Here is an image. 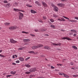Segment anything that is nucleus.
<instances>
[{"label":"nucleus","instance_id":"1","mask_svg":"<svg viewBox=\"0 0 78 78\" xmlns=\"http://www.w3.org/2000/svg\"><path fill=\"white\" fill-rule=\"evenodd\" d=\"M19 14L20 15L19 16V19L20 20H21V19H22L23 17V14L20 12H19Z\"/></svg>","mask_w":78,"mask_h":78},{"label":"nucleus","instance_id":"2","mask_svg":"<svg viewBox=\"0 0 78 78\" xmlns=\"http://www.w3.org/2000/svg\"><path fill=\"white\" fill-rule=\"evenodd\" d=\"M36 70V69L35 68H32L30 69L29 72H34Z\"/></svg>","mask_w":78,"mask_h":78},{"label":"nucleus","instance_id":"3","mask_svg":"<svg viewBox=\"0 0 78 78\" xmlns=\"http://www.w3.org/2000/svg\"><path fill=\"white\" fill-rule=\"evenodd\" d=\"M42 4L44 7H45V8L47 7V4H46V3L44 2H42Z\"/></svg>","mask_w":78,"mask_h":78},{"label":"nucleus","instance_id":"4","mask_svg":"<svg viewBox=\"0 0 78 78\" xmlns=\"http://www.w3.org/2000/svg\"><path fill=\"white\" fill-rule=\"evenodd\" d=\"M52 45H58L59 46H60L61 45V43L58 42V43H52Z\"/></svg>","mask_w":78,"mask_h":78},{"label":"nucleus","instance_id":"5","mask_svg":"<svg viewBox=\"0 0 78 78\" xmlns=\"http://www.w3.org/2000/svg\"><path fill=\"white\" fill-rule=\"evenodd\" d=\"M10 42H11V43H12V44H14L17 42V41H14L13 39H11L10 40Z\"/></svg>","mask_w":78,"mask_h":78},{"label":"nucleus","instance_id":"6","mask_svg":"<svg viewBox=\"0 0 78 78\" xmlns=\"http://www.w3.org/2000/svg\"><path fill=\"white\" fill-rule=\"evenodd\" d=\"M57 6H60V7H62V6H64V4L62 3L58 4H57Z\"/></svg>","mask_w":78,"mask_h":78},{"label":"nucleus","instance_id":"7","mask_svg":"<svg viewBox=\"0 0 78 78\" xmlns=\"http://www.w3.org/2000/svg\"><path fill=\"white\" fill-rule=\"evenodd\" d=\"M35 3L36 4V5H37L38 6H41V3H40V2H39V1H36L35 2Z\"/></svg>","mask_w":78,"mask_h":78},{"label":"nucleus","instance_id":"8","mask_svg":"<svg viewBox=\"0 0 78 78\" xmlns=\"http://www.w3.org/2000/svg\"><path fill=\"white\" fill-rule=\"evenodd\" d=\"M28 53H33L35 55H36V54H37V52H34L33 51H29Z\"/></svg>","mask_w":78,"mask_h":78},{"label":"nucleus","instance_id":"9","mask_svg":"<svg viewBox=\"0 0 78 78\" xmlns=\"http://www.w3.org/2000/svg\"><path fill=\"white\" fill-rule=\"evenodd\" d=\"M32 49H36V48H38V46H33L32 47Z\"/></svg>","mask_w":78,"mask_h":78},{"label":"nucleus","instance_id":"10","mask_svg":"<svg viewBox=\"0 0 78 78\" xmlns=\"http://www.w3.org/2000/svg\"><path fill=\"white\" fill-rule=\"evenodd\" d=\"M63 75L64 76V77H65L66 78H69V76L64 74V73H63Z\"/></svg>","mask_w":78,"mask_h":78},{"label":"nucleus","instance_id":"11","mask_svg":"<svg viewBox=\"0 0 78 78\" xmlns=\"http://www.w3.org/2000/svg\"><path fill=\"white\" fill-rule=\"evenodd\" d=\"M54 10L55 11H56L57 12L58 11V7L55 6V7H54Z\"/></svg>","mask_w":78,"mask_h":78},{"label":"nucleus","instance_id":"12","mask_svg":"<svg viewBox=\"0 0 78 78\" xmlns=\"http://www.w3.org/2000/svg\"><path fill=\"white\" fill-rule=\"evenodd\" d=\"M30 12L31 13H32L33 14H34V13H37V12H36V11H35L33 10H31L30 11Z\"/></svg>","mask_w":78,"mask_h":78},{"label":"nucleus","instance_id":"13","mask_svg":"<svg viewBox=\"0 0 78 78\" xmlns=\"http://www.w3.org/2000/svg\"><path fill=\"white\" fill-rule=\"evenodd\" d=\"M23 41L24 42H26V43L28 42V41H30V40L29 39H24L23 40Z\"/></svg>","mask_w":78,"mask_h":78},{"label":"nucleus","instance_id":"14","mask_svg":"<svg viewBox=\"0 0 78 78\" xmlns=\"http://www.w3.org/2000/svg\"><path fill=\"white\" fill-rule=\"evenodd\" d=\"M11 74H12V75H15L16 73V71H15L14 72L13 71H11L10 72Z\"/></svg>","mask_w":78,"mask_h":78},{"label":"nucleus","instance_id":"15","mask_svg":"<svg viewBox=\"0 0 78 78\" xmlns=\"http://www.w3.org/2000/svg\"><path fill=\"white\" fill-rule=\"evenodd\" d=\"M70 31H71V32L73 31V33H75V34H76L77 33V32H76V30H70Z\"/></svg>","mask_w":78,"mask_h":78},{"label":"nucleus","instance_id":"16","mask_svg":"<svg viewBox=\"0 0 78 78\" xmlns=\"http://www.w3.org/2000/svg\"><path fill=\"white\" fill-rule=\"evenodd\" d=\"M19 60H20L21 61H24V59H23V58L20 57L19 58Z\"/></svg>","mask_w":78,"mask_h":78},{"label":"nucleus","instance_id":"17","mask_svg":"<svg viewBox=\"0 0 78 78\" xmlns=\"http://www.w3.org/2000/svg\"><path fill=\"white\" fill-rule=\"evenodd\" d=\"M44 48H45V49H47V50H49L50 49V48L49 47H48V46H45L44 47Z\"/></svg>","mask_w":78,"mask_h":78},{"label":"nucleus","instance_id":"18","mask_svg":"<svg viewBox=\"0 0 78 78\" xmlns=\"http://www.w3.org/2000/svg\"><path fill=\"white\" fill-rule=\"evenodd\" d=\"M72 47L73 48H74V49H75V50H77V47L73 45L72 46Z\"/></svg>","mask_w":78,"mask_h":78},{"label":"nucleus","instance_id":"19","mask_svg":"<svg viewBox=\"0 0 78 78\" xmlns=\"http://www.w3.org/2000/svg\"><path fill=\"white\" fill-rule=\"evenodd\" d=\"M51 28H55L56 27L54 25H52L50 26Z\"/></svg>","mask_w":78,"mask_h":78},{"label":"nucleus","instance_id":"20","mask_svg":"<svg viewBox=\"0 0 78 78\" xmlns=\"http://www.w3.org/2000/svg\"><path fill=\"white\" fill-rule=\"evenodd\" d=\"M5 25H9L10 24V23H4Z\"/></svg>","mask_w":78,"mask_h":78},{"label":"nucleus","instance_id":"21","mask_svg":"<svg viewBox=\"0 0 78 78\" xmlns=\"http://www.w3.org/2000/svg\"><path fill=\"white\" fill-rule=\"evenodd\" d=\"M62 39H70L67 37H63L62 38Z\"/></svg>","mask_w":78,"mask_h":78},{"label":"nucleus","instance_id":"22","mask_svg":"<svg viewBox=\"0 0 78 78\" xmlns=\"http://www.w3.org/2000/svg\"><path fill=\"white\" fill-rule=\"evenodd\" d=\"M37 47H38V48H40V47H43V45L42 44H38Z\"/></svg>","mask_w":78,"mask_h":78},{"label":"nucleus","instance_id":"23","mask_svg":"<svg viewBox=\"0 0 78 78\" xmlns=\"http://www.w3.org/2000/svg\"><path fill=\"white\" fill-rule=\"evenodd\" d=\"M6 6V7H7V8H9V7H10V4L9 3L7 4Z\"/></svg>","mask_w":78,"mask_h":78},{"label":"nucleus","instance_id":"24","mask_svg":"<svg viewBox=\"0 0 78 78\" xmlns=\"http://www.w3.org/2000/svg\"><path fill=\"white\" fill-rule=\"evenodd\" d=\"M49 20L52 23H53V22H54V20L52 19H50Z\"/></svg>","mask_w":78,"mask_h":78},{"label":"nucleus","instance_id":"25","mask_svg":"<svg viewBox=\"0 0 78 78\" xmlns=\"http://www.w3.org/2000/svg\"><path fill=\"white\" fill-rule=\"evenodd\" d=\"M14 9L15 11L16 12H17V11H19V10L18 9Z\"/></svg>","mask_w":78,"mask_h":78},{"label":"nucleus","instance_id":"26","mask_svg":"<svg viewBox=\"0 0 78 78\" xmlns=\"http://www.w3.org/2000/svg\"><path fill=\"white\" fill-rule=\"evenodd\" d=\"M69 22H77V21L75 20H71L70 21H69Z\"/></svg>","mask_w":78,"mask_h":78},{"label":"nucleus","instance_id":"27","mask_svg":"<svg viewBox=\"0 0 78 78\" xmlns=\"http://www.w3.org/2000/svg\"><path fill=\"white\" fill-rule=\"evenodd\" d=\"M25 66L26 67H31V66H30V65L29 64H28L27 65H25Z\"/></svg>","mask_w":78,"mask_h":78},{"label":"nucleus","instance_id":"28","mask_svg":"<svg viewBox=\"0 0 78 78\" xmlns=\"http://www.w3.org/2000/svg\"><path fill=\"white\" fill-rule=\"evenodd\" d=\"M23 48H25V47H22V48H19L18 50H23Z\"/></svg>","mask_w":78,"mask_h":78},{"label":"nucleus","instance_id":"29","mask_svg":"<svg viewBox=\"0 0 78 78\" xmlns=\"http://www.w3.org/2000/svg\"><path fill=\"white\" fill-rule=\"evenodd\" d=\"M0 56H1V57H3V58H5V57L4 55H2V54H0Z\"/></svg>","mask_w":78,"mask_h":78},{"label":"nucleus","instance_id":"30","mask_svg":"<svg viewBox=\"0 0 78 78\" xmlns=\"http://www.w3.org/2000/svg\"><path fill=\"white\" fill-rule=\"evenodd\" d=\"M15 56H16V58H17V56L16 55H13V58H15Z\"/></svg>","mask_w":78,"mask_h":78},{"label":"nucleus","instance_id":"31","mask_svg":"<svg viewBox=\"0 0 78 78\" xmlns=\"http://www.w3.org/2000/svg\"><path fill=\"white\" fill-rule=\"evenodd\" d=\"M22 33H25V34H28V32H27L25 31H22Z\"/></svg>","mask_w":78,"mask_h":78},{"label":"nucleus","instance_id":"32","mask_svg":"<svg viewBox=\"0 0 78 78\" xmlns=\"http://www.w3.org/2000/svg\"><path fill=\"white\" fill-rule=\"evenodd\" d=\"M72 76L74 77H77V76H78V75H72Z\"/></svg>","mask_w":78,"mask_h":78},{"label":"nucleus","instance_id":"33","mask_svg":"<svg viewBox=\"0 0 78 78\" xmlns=\"http://www.w3.org/2000/svg\"><path fill=\"white\" fill-rule=\"evenodd\" d=\"M9 30H13V28H12V27H9Z\"/></svg>","mask_w":78,"mask_h":78},{"label":"nucleus","instance_id":"34","mask_svg":"<svg viewBox=\"0 0 78 78\" xmlns=\"http://www.w3.org/2000/svg\"><path fill=\"white\" fill-rule=\"evenodd\" d=\"M25 73L26 74H30V73H31L30 72H25Z\"/></svg>","mask_w":78,"mask_h":78},{"label":"nucleus","instance_id":"35","mask_svg":"<svg viewBox=\"0 0 78 78\" xmlns=\"http://www.w3.org/2000/svg\"><path fill=\"white\" fill-rule=\"evenodd\" d=\"M12 75H8L6 76L7 78H8V77H10V76H11Z\"/></svg>","mask_w":78,"mask_h":78},{"label":"nucleus","instance_id":"36","mask_svg":"<svg viewBox=\"0 0 78 78\" xmlns=\"http://www.w3.org/2000/svg\"><path fill=\"white\" fill-rule=\"evenodd\" d=\"M27 7H29L30 8H31V7H32V6L30 5H27Z\"/></svg>","mask_w":78,"mask_h":78},{"label":"nucleus","instance_id":"37","mask_svg":"<svg viewBox=\"0 0 78 78\" xmlns=\"http://www.w3.org/2000/svg\"><path fill=\"white\" fill-rule=\"evenodd\" d=\"M3 2L4 3H8V1H7L6 0L4 1Z\"/></svg>","mask_w":78,"mask_h":78},{"label":"nucleus","instance_id":"38","mask_svg":"<svg viewBox=\"0 0 78 78\" xmlns=\"http://www.w3.org/2000/svg\"><path fill=\"white\" fill-rule=\"evenodd\" d=\"M47 30V29H42L41 30V31H45Z\"/></svg>","mask_w":78,"mask_h":78},{"label":"nucleus","instance_id":"39","mask_svg":"<svg viewBox=\"0 0 78 78\" xmlns=\"http://www.w3.org/2000/svg\"><path fill=\"white\" fill-rule=\"evenodd\" d=\"M12 28L13 30H15V29H16V27H15L12 26Z\"/></svg>","mask_w":78,"mask_h":78},{"label":"nucleus","instance_id":"40","mask_svg":"<svg viewBox=\"0 0 78 78\" xmlns=\"http://www.w3.org/2000/svg\"><path fill=\"white\" fill-rule=\"evenodd\" d=\"M30 35H31V36H32V37H35V35H34V34H30Z\"/></svg>","mask_w":78,"mask_h":78},{"label":"nucleus","instance_id":"41","mask_svg":"<svg viewBox=\"0 0 78 78\" xmlns=\"http://www.w3.org/2000/svg\"><path fill=\"white\" fill-rule=\"evenodd\" d=\"M51 6H52V7H54V8L56 6L55 5L53 4H51Z\"/></svg>","mask_w":78,"mask_h":78},{"label":"nucleus","instance_id":"42","mask_svg":"<svg viewBox=\"0 0 78 78\" xmlns=\"http://www.w3.org/2000/svg\"><path fill=\"white\" fill-rule=\"evenodd\" d=\"M16 63H19L20 62V61L19 60L16 61Z\"/></svg>","mask_w":78,"mask_h":78},{"label":"nucleus","instance_id":"43","mask_svg":"<svg viewBox=\"0 0 78 78\" xmlns=\"http://www.w3.org/2000/svg\"><path fill=\"white\" fill-rule=\"evenodd\" d=\"M51 68L52 69H55V67L53 66H51Z\"/></svg>","mask_w":78,"mask_h":78},{"label":"nucleus","instance_id":"44","mask_svg":"<svg viewBox=\"0 0 78 78\" xmlns=\"http://www.w3.org/2000/svg\"><path fill=\"white\" fill-rule=\"evenodd\" d=\"M69 35H73V33H70V32L69 33Z\"/></svg>","mask_w":78,"mask_h":78},{"label":"nucleus","instance_id":"45","mask_svg":"<svg viewBox=\"0 0 78 78\" xmlns=\"http://www.w3.org/2000/svg\"><path fill=\"white\" fill-rule=\"evenodd\" d=\"M75 19H76V20H78V17H75Z\"/></svg>","mask_w":78,"mask_h":78},{"label":"nucleus","instance_id":"46","mask_svg":"<svg viewBox=\"0 0 78 78\" xmlns=\"http://www.w3.org/2000/svg\"><path fill=\"white\" fill-rule=\"evenodd\" d=\"M43 19H44V20H45L46 19V17L45 16H43Z\"/></svg>","mask_w":78,"mask_h":78},{"label":"nucleus","instance_id":"47","mask_svg":"<svg viewBox=\"0 0 78 78\" xmlns=\"http://www.w3.org/2000/svg\"><path fill=\"white\" fill-rule=\"evenodd\" d=\"M62 21H63V22L65 21V19H64V18H62Z\"/></svg>","mask_w":78,"mask_h":78},{"label":"nucleus","instance_id":"48","mask_svg":"<svg viewBox=\"0 0 78 78\" xmlns=\"http://www.w3.org/2000/svg\"><path fill=\"white\" fill-rule=\"evenodd\" d=\"M12 65H14V66H16V64L15 63H12Z\"/></svg>","mask_w":78,"mask_h":78},{"label":"nucleus","instance_id":"49","mask_svg":"<svg viewBox=\"0 0 78 78\" xmlns=\"http://www.w3.org/2000/svg\"><path fill=\"white\" fill-rule=\"evenodd\" d=\"M39 22H41V23H43V21L41 20H40L39 21Z\"/></svg>","mask_w":78,"mask_h":78},{"label":"nucleus","instance_id":"50","mask_svg":"<svg viewBox=\"0 0 78 78\" xmlns=\"http://www.w3.org/2000/svg\"><path fill=\"white\" fill-rule=\"evenodd\" d=\"M57 20H60V21H62L60 19H58Z\"/></svg>","mask_w":78,"mask_h":78},{"label":"nucleus","instance_id":"51","mask_svg":"<svg viewBox=\"0 0 78 78\" xmlns=\"http://www.w3.org/2000/svg\"><path fill=\"white\" fill-rule=\"evenodd\" d=\"M49 25H52V23L51 22H49Z\"/></svg>","mask_w":78,"mask_h":78},{"label":"nucleus","instance_id":"52","mask_svg":"<svg viewBox=\"0 0 78 78\" xmlns=\"http://www.w3.org/2000/svg\"><path fill=\"white\" fill-rule=\"evenodd\" d=\"M59 74L60 75H62V74L61 73H59Z\"/></svg>","mask_w":78,"mask_h":78},{"label":"nucleus","instance_id":"53","mask_svg":"<svg viewBox=\"0 0 78 78\" xmlns=\"http://www.w3.org/2000/svg\"><path fill=\"white\" fill-rule=\"evenodd\" d=\"M76 36V34H73V36Z\"/></svg>","mask_w":78,"mask_h":78},{"label":"nucleus","instance_id":"54","mask_svg":"<svg viewBox=\"0 0 78 78\" xmlns=\"http://www.w3.org/2000/svg\"><path fill=\"white\" fill-rule=\"evenodd\" d=\"M34 31H36V32H37L38 31V30H35Z\"/></svg>","mask_w":78,"mask_h":78},{"label":"nucleus","instance_id":"55","mask_svg":"<svg viewBox=\"0 0 78 78\" xmlns=\"http://www.w3.org/2000/svg\"><path fill=\"white\" fill-rule=\"evenodd\" d=\"M19 11H22V12H24V11L19 10Z\"/></svg>","mask_w":78,"mask_h":78},{"label":"nucleus","instance_id":"56","mask_svg":"<svg viewBox=\"0 0 78 78\" xmlns=\"http://www.w3.org/2000/svg\"><path fill=\"white\" fill-rule=\"evenodd\" d=\"M44 35H45V36H49V35H48V34H46Z\"/></svg>","mask_w":78,"mask_h":78},{"label":"nucleus","instance_id":"57","mask_svg":"<svg viewBox=\"0 0 78 78\" xmlns=\"http://www.w3.org/2000/svg\"><path fill=\"white\" fill-rule=\"evenodd\" d=\"M15 5H18V3H17V2H15Z\"/></svg>","mask_w":78,"mask_h":78},{"label":"nucleus","instance_id":"58","mask_svg":"<svg viewBox=\"0 0 78 78\" xmlns=\"http://www.w3.org/2000/svg\"><path fill=\"white\" fill-rule=\"evenodd\" d=\"M61 0L62 2V1H67L68 0Z\"/></svg>","mask_w":78,"mask_h":78},{"label":"nucleus","instance_id":"59","mask_svg":"<svg viewBox=\"0 0 78 78\" xmlns=\"http://www.w3.org/2000/svg\"><path fill=\"white\" fill-rule=\"evenodd\" d=\"M53 16L54 17H56V15H54Z\"/></svg>","mask_w":78,"mask_h":78},{"label":"nucleus","instance_id":"60","mask_svg":"<svg viewBox=\"0 0 78 78\" xmlns=\"http://www.w3.org/2000/svg\"><path fill=\"white\" fill-rule=\"evenodd\" d=\"M41 57H45V56L44 55H41Z\"/></svg>","mask_w":78,"mask_h":78},{"label":"nucleus","instance_id":"61","mask_svg":"<svg viewBox=\"0 0 78 78\" xmlns=\"http://www.w3.org/2000/svg\"><path fill=\"white\" fill-rule=\"evenodd\" d=\"M30 57H28L27 58V59L28 60L30 59Z\"/></svg>","mask_w":78,"mask_h":78},{"label":"nucleus","instance_id":"62","mask_svg":"<svg viewBox=\"0 0 78 78\" xmlns=\"http://www.w3.org/2000/svg\"><path fill=\"white\" fill-rule=\"evenodd\" d=\"M63 17H64V18H65V19H66V16H63Z\"/></svg>","mask_w":78,"mask_h":78},{"label":"nucleus","instance_id":"63","mask_svg":"<svg viewBox=\"0 0 78 78\" xmlns=\"http://www.w3.org/2000/svg\"><path fill=\"white\" fill-rule=\"evenodd\" d=\"M71 65H73V63H72V62H71Z\"/></svg>","mask_w":78,"mask_h":78},{"label":"nucleus","instance_id":"64","mask_svg":"<svg viewBox=\"0 0 78 78\" xmlns=\"http://www.w3.org/2000/svg\"><path fill=\"white\" fill-rule=\"evenodd\" d=\"M32 77H33V76L31 75H30V78H32Z\"/></svg>","mask_w":78,"mask_h":78}]
</instances>
